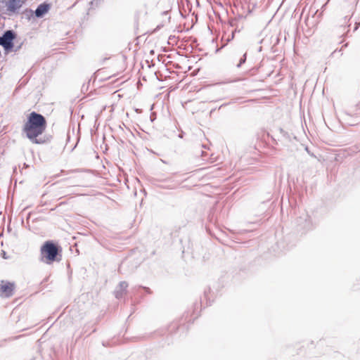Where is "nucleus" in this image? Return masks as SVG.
<instances>
[{"label": "nucleus", "mask_w": 360, "mask_h": 360, "mask_svg": "<svg viewBox=\"0 0 360 360\" xmlns=\"http://www.w3.org/2000/svg\"><path fill=\"white\" fill-rule=\"evenodd\" d=\"M61 248L52 240H47L40 248V257L41 262L52 264L61 259Z\"/></svg>", "instance_id": "obj_1"}, {"label": "nucleus", "mask_w": 360, "mask_h": 360, "mask_svg": "<svg viewBox=\"0 0 360 360\" xmlns=\"http://www.w3.org/2000/svg\"><path fill=\"white\" fill-rule=\"evenodd\" d=\"M46 127L45 118L40 114L32 112L30 114L28 121L25 125L27 135H40L44 132Z\"/></svg>", "instance_id": "obj_2"}, {"label": "nucleus", "mask_w": 360, "mask_h": 360, "mask_svg": "<svg viewBox=\"0 0 360 360\" xmlns=\"http://www.w3.org/2000/svg\"><path fill=\"white\" fill-rule=\"evenodd\" d=\"M15 283L8 281H1L0 282V297H10L14 294Z\"/></svg>", "instance_id": "obj_3"}, {"label": "nucleus", "mask_w": 360, "mask_h": 360, "mask_svg": "<svg viewBox=\"0 0 360 360\" xmlns=\"http://www.w3.org/2000/svg\"><path fill=\"white\" fill-rule=\"evenodd\" d=\"M14 39V34L12 31H6L4 34L0 37V45H2L5 49H10L12 47V40Z\"/></svg>", "instance_id": "obj_4"}, {"label": "nucleus", "mask_w": 360, "mask_h": 360, "mask_svg": "<svg viewBox=\"0 0 360 360\" xmlns=\"http://www.w3.org/2000/svg\"><path fill=\"white\" fill-rule=\"evenodd\" d=\"M24 1L22 0H9L7 4V10L10 12L15 13L22 6Z\"/></svg>", "instance_id": "obj_5"}, {"label": "nucleus", "mask_w": 360, "mask_h": 360, "mask_svg": "<svg viewBox=\"0 0 360 360\" xmlns=\"http://www.w3.org/2000/svg\"><path fill=\"white\" fill-rule=\"evenodd\" d=\"M49 6L46 4L39 5L35 11V15L37 17H41L49 11Z\"/></svg>", "instance_id": "obj_6"}, {"label": "nucleus", "mask_w": 360, "mask_h": 360, "mask_svg": "<svg viewBox=\"0 0 360 360\" xmlns=\"http://www.w3.org/2000/svg\"><path fill=\"white\" fill-rule=\"evenodd\" d=\"M29 139H30V141L32 142V143H42L44 141V140H37V136H28Z\"/></svg>", "instance_id": "obj_7"}, {"label": "nucleus", "mask_w": 360, "mask_h": 360, "mask_svg": "<svg viewBox=\"0 0 360 360\" xmlns=\"http://www.w3.org/2000/svg\"><path fill=\"white\" fill-rule=\"evenodd\" d=\"M245 60H246V53L244 54L243 58L240 60V61L239 64L238 65V66L240 67L241 65V64L245 63Z\"/></svg>", "instance_id": "obj_8"}]
</instances>
